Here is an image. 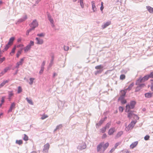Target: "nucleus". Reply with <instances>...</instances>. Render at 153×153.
I'll list each match as a JSON object with an SVG mask.
<instances>
[{
    "label": "nucleus",
    "instance_id": "obj_1",
    "mask_svg": "<svg viewBox=\"0 0 153 153\" xmlns=\"http://www.w3.org/2000/svg\"><path fill=\"white\" fill-rule=\"evenodd\" d=\"M109 143L108 142L105 143L104 142L100 143L97 146V149L98 152L103 153L106 149L108 147Z\"/></svg>",
    "mask_w": 153,
    "mask_h": 153
},
{
    "label": "nucleus",
    "instance_id": "obj_2",
    "mask_svg": "<svg viewBox=\"0 0 153 153\" xmlns=\"http://www.w3.org/2000/svg\"><path fill=\"white\" fill-rule=\"evenodd\" d=\"M136 104L135 101H131L130 102V105L129 104H127L126 106V112H129L131 109L133 108Z\"/></svg>",
    "mask_w": 153,
    "mask_h": 153
},
{
    "label": "nucleus",
    "instance_id": "obj_3",
    "mask_svg": "<svg viewBox=\"0 0 153 153\" xmlns=\"http://www.w3.org/2000/svg\"><path fill=\"white\" fill-rule=\"evenodd\" d=\"M149 78L148 75H146L142 78H140L137 80L136 84H139L140 82H144L147 80Z\"/></svg>",
    "mask_w": 153,
    "mask_h": 153
},
{
    "label": "nucleus",
    "instance_id": "obj_4",
    "mask_svg": "<svg viewBox=\"0 0 153 153\" xmlns=\"http://www.w3.org/2000/svg\"><path fill=\"white\" fill-rule=\"evenodd\" d=\"M38 23L36 20L33 21L32 23L30 24V26L32 28L29 29V31H31L33 30L35 27L38 26Z\"/></svg>",
    "mask_w": 153,
    "mask_h": 153
},
{
    "label": "nucleus",
    "instance_id": "obj_5",
    "mask_svg": "<svg viewBox=\"0 0 153 153\" xmlns=\"http://www.w3.org/2000/svg\"><path fill=\"white\" fill-rule=\"evenodd\" d=\"M136 123V121H132L126 127L125 130L127 131L132 129Z\"/></svg>",
    "mask_w": 153,
    "mask_h": 153
},
{
    "label": "nucleus",
    "instance_id": "obj_6",
    "mask_svg": "<svg viewBox=\"0 0 153 153\" xmlns=\"http://www.w3.org/2000/svg\"><path fill=\"white\" fill-rule=\"evenodd\" d=\"M25 58H22L20 59V60L16 63V68H18L19 67V65H22L23 61L24 60Z\"/></svg>",
    "mask_w": 153,
    "mask_h": 153
},
{
    "label": "nucleus",
    "instance_id": "obj_7",
    "mask_svg": "<svg viewBox=\"0 0 153 153\" xmlns=\"http://www.w3.org/2000/svg\"><path fill=\"white\" fill-rule=\"evenodd\" d=\"M36 39L37 41L36 44L38 45H42L43 43V40L42 39L39 38H36Z\"/></svg>",
    "mask_w": 153,
    "mask_h": 153
},
{
    "label": "nucleus",
    "instance_id": "obj_8",
    "mask_svg": "<svg viewBox=\"0 0 153 153\" xmlns=\"http://www.w3.org/2000/svg\"><path fill=\"white\" fill-rule=\"evenodd\" d=\"M115 131V128H110L108 131V134L109 135H111Z\"/></svg>",
    "mask_w": 153,
    "mask_h": 153
},
{
    "label": "nucleus",
    "instance_id": "obj_9",
    "mask_svg": "<svg viewBox=\"0 0 153 153\" xmlns=\"http://www.w3.org/2000/svg\"><path fill=\"white\" fill-rule=\"evenodd\" d=\"M123 96H120L118 99L119 100H120L122 104H125L126 103V101L124 98Z\"/></svg>",
    "mask_w": 153,
    "mask_h": 153
},
{
    "label": "nucleus",
    "instance_id": "obj_10",
    "mask_svg": "<svg viewBox=\"0 0 153 153\" xmlns=\"http://www.w3.org/2000/svg\"><path fill=\"white\" fill-rule=\"evenodd\" d=\"M138 143V142L137 141L134 142L130 146V147L133 149L135 147Z\"/></svg>",
    "mask_w": 153,
    "mask_h": 153
},
{
    "label": "nucleus",
    "instance_id": "obj_11",
    "mask_svg": "<svg viewBox=\"0 0 153 153\" xmlns=\"http://www.w3.org/2000/svg\"><path fill=\"white\" fill-rule=\"evenodd\" d=\"M15 104L14 102L12 103L10 108L8 111V112H9L12 111V109L15 108Z\"/></svg>",
    "mask_w": 153,
    "mask_h": 153
},
{
    "label": "nucleus",
    "instance_id": "obj_12",
    "mask_svg": "<svg viewBox=\"0 0 153 153\" xmlns=\"http://www.w3.org/2000/svg\"><path fill=\"white\" fill-rule=\"evenodd\" d=\"M111 24V22L109 21L105 23L103 25H102V27L103 29L107 27L108 26Z\"/></svg>",
    "mask_w": 153,
    "mask_h": 153
},
{
    "label": "nucleus",
    "instance_id": "obj_13",
    "mask_svg": "<svg viewBox=\"0 0 153 153\" xmlns=\"http://www.w3.org/2000/svg\"><path fill=\"white\" fill-rule=\"evenodd\" d=\"M91 4L92 5V8L94 12L95 11L97 10V8L96 7L95 1H92L91 2Z\"/></svg>",
    "mask_w": 153,
    "mask_h": 153
},
{
    "label": "nucleus",
    "instance_id": "obj_14",
    "mask_svg": "<svg viewBox=\"0 0 153 153\" xmlns=\"http://www.w3.org/2000/svg\"><path fill=\"white\" fill-rule=\"evenodd\" d=\"M128 112V117L130 119L132 117H133L134 116V114L133 113V112L132 111H130L129 112Z\"/></svg>",
    "mask_w": 153,
    "mask_h": 153
},
{
    "label": "nucleus",
    "instance_id": "obj_15",
    "mask_svg": "<svg viewBox=\"0 0 153 153\" xmlns=\"http://www.w3.org/2000/svg\"><path fill=\"white\" fill-rule=\"evenodd\" d=\"M145 97L148 98H151L152 96V93H147L145 94Z\"/></svg>",
    "mask_w": 153,
    "mask_h": 153
},
{
    "label": "nucleus",
    "instance_id": "obj_16",
    "mask_svg": "<svg viewBox=\"0 0 153 153\" xmlns=\"http://www.w3.org/2000/svg\"><path fill=\"white\" fill-rule=\"evenodd\" d=\"M50 147V145L48 143L45 144L44 146V150H48Z\"/></svg>",
    "mask_w": 153,
    "mask_h": 153
},
{
    "label": "nucleus",
    "instance_id": "obj_17",
    "mask_svg": "<svg viewBox=\"0 0 153 153\" xmlns=\"http://www.w3.org/2000/svg\"><path fill=\"white\" fill-rule=\"evenodd\" d=\"M9 81V80H5L3 82L0 84V88L4 86L6 83H8Z\"/></svg>",
    "mask_w": 153,
    "mask_h": 153
},
{
    "label": "nucleus",
    "instance_id": "obj_18",
    "mask_svg": "<svg viewBox=\"0 0 153 153\" xmlns=\"http://www.w3.org/2000/svg\"><path fill=\"white\" fill-rule=\"evenodd\" d=\"M15 38L14 37H11L9 39V42H8L9 44H10V45H11L14 40Z\"/></svg>",
    "mask_w": 153,
    "mask_h": 153
},
{
    "label": "nucleus",
    "instance_id": "obj_19",
    "mask_svg": "<svg viewBox=\"0 0 153 153\" xmlns=\"http://www.w3.org/2000/svg\"><path fill=\"white\" fill-rule=\"evenodd\" d=\"M146 8L150 13H151L153 12V8H152L151 7L148 6L146 7Z\"/></svg>",
    "mask_w": 153,
    "mask_h": 153
},
{
    "label": "nucleus",
    "instance_id": "obj_20",
    "mask_svg": "<svg viewBox=\"0 0 153 153\" xmlns=\"http://www.w3.org/2000/svg\"><path fill=\"white\" fill-rule=\"evenodd\" d=\"M134 83H132L128 86V87L126 89H125V90H128L130 91L131 90L132 87L134 86Z\"/></svg>",
    "mask_w": 153,
    "mask_h": 153
},
{
    "label": "nucleus",
    "instance_id": "obj_21",
    "mask_svg": "<svg viewBox=\"0 0 153 153\" xmlns=\"http://www.w3.org/2000/svg\"><path fill=\"white\" fill-rule=\"evenodd\" d=\"M31 48L30 45H27L26 47H25L24 48V51L25 52H27Z\"/></svg>",
    "mask_w": 153,
    "mask_h": 153
},
{
    "label": "nucleus",
    "instance_id": "obj_22",
    "mask_svg": "<svg viewBox=\"0 0 153 153\" xmlns=\"http://www.w3.org/2000/svg\"><path fill=\"white\" fill-rule=\"evenodd\" d=\"M48 18L52 24L53 25V19L51 18V16L49 15L48 16Z\"/></svg>",
    "mask_w": 153,
    "mask_h": 153
},
{
    "label": "nucleus",
    "instance_id": "obj_23",
    "mask_svg": "<svg viewBox=\"0 0 153 153\" xmlns=\"http://www.w3.org/2000/svg\"><path fill=\"white\" fill-rule=\"evenodd\" d=\"M123 132L122 131L119 132L116 136V137L118 138L120 137L123 134Z\"/></svg>",
    "mask_w": 153,
    "mask_h": 153
},
{
    "label": "nucleus",
    "instance_id": "obj_24",
    "mask_svg": "<svg viewBox=\"0 0 153 153\" xmlns=\"http://www.w3.org/2000/svg\"><path fill=\"white\" fill-rule=\"evenodd\" d=\"M16 143L19 145L22 144L23 143V141L22 140H16Z\"/></svg>",
    "mask_w": 153,
    "mask_h": 153
},
{
    "label": "nucleus",
    "instance_id": "obj_25",
    "mask_svg": "<svg viewBox=\"0 0 153 153\" xmlns=\"http://www.w3.org/2000/svg\"><path fill=\"white\" fill-rule=\"evenodd\" d=\"M126 90H122L121 91V96H123V97H124L125 96L126 92Z\"/></svg>",
    "mask_w": 153,
    "mask_h": 153
},
{
    "label": "nucleus",
    "instance_id": "obj_26",
    "mask_svg": "<svg viewBox=\"0 0 153 153\" xmlns=\"http://www.w3.org/2000/svg\"><path fill=\"white\" fill-rule=\"evenodd\" d=\"M22 49H21V50H19L18 51V52L16 54V57L17 58H19V56L22 53Z\"/></svg>",
    "mask_w": 153,
    "mask_h": 153
},
{
    "label": "nucleus",
    "instance_id": "obj_27",
    "mask_svg": "<svg viewBox=\"0 0 153 153\" xmlns=\"http://www.w3.org/2000/svg\"><path fill=\"white\" fill-rule=\"evenodd\" d=\"M26 100L29 104L31 105H33V103L31 100H29L27 97L26 98Z\"/></svg>",
    "mask_w": 153,
    "mask_h": 153
},
{
    "label": "nucleus",
    "instance_id": "obj_28",
    "mask_svg": "<svg viewBox=\"0 0 153 153\" xmlns=\"http://www.w3.org/2000/svg\"><path fill=\"white\" fill-rule=\"evenodd\" d=\"M103 68V66L101 65L97 66L95 67V68L97 69H101L102 68Z\"/></svg>",
    "mask_w": 153,
    "mask_h": 153
},
{
    "label": "nucleus",
    "instance_id": "obj_29",
    "mask_svg": "<svg viewBox=\"0 0 153 153\" xmlns=\"http://www.w3.org/2000/svg\"><path fill=\"white\" fill-rule=\"evenodd\" d=\"M11 45H10V44H9L8 43V44L6 45L4 49V51H7Z\"/></svg>",
    "mask_w": 153,
    "mask_h": 153
},
{
    "label": "nucleus",
    "instance_id": "obj_30",
    "mask_svg": "<svg viewBox=\"0 0 153 153\" xmlns=\"http://www.w3.org/2000/svg\"><path fill=\"white\" fill-rule=\"evenodd\" d=\"M23 139L24 140L27 141L28 140V137L26 134H24Z\"/></svg>",
    "mask_w": 153,
    "mask_h": 153
},
{
    "label": "nucleus",
    "instance_id": "obj_31",
    "mask_svg": "<svg viewBox=\"0 0 153 153\" xmlns=\"http://www.w3.org/2000/svg\"><path fill=\"white\" fill-rule=\"evenodd\" d=\"M35 79L34 78H31L30 79V82H29V84L30 85H32L33 83V80Z\"/></svg>",
    "mask_w": 153,
    "mask_h": 153
},
{
    "label": "nucleus",
    "instance_id": "obj_32",
    "mask_svg": "<svg viewBox=\"0 0 153 153\" xmlns=\"http://www.w3.org/2000/svg\"><path fill=\"white\" fill-rule=\"evenodd\" d=\"M10 70V68L9 67H6L4 68L3 71L2 72H3V73H6L8 70Z\"/></svg>",
    "mask_w": 153,
    "mask_h": 153
},
{
    "label": "nucleus",
    "instance_id": "obj_33",
    "mask_svg": "<svg viewBox=\"0 0 153 153\" xmlns=\"http://www.w3.org/2000/svg\"><path fill=\"white\" fill-rule=\"evenodd\" d=\"M16 49V46H15L12 49V51L10 53V54H12L13 53V54H14V53L15 52V50Z\"/></svg>",
    "mask_w": 153,
    "mask_h": 153
},
{
    "label": "nucleus",
    "instance_id": "obj_34",
    "mask_svg": "<svg viewBox=\"0 0 153 153\" xmlns=\"http://www.w3.org/2000/svg\"><path fill=\"white\" fill-rule=\"evenodd\" d=\"M126 78V76L124 74H122L120 76V79L123 80Z\"/></svg>",
    "mask_w": 153,
    "mask_h": 153
},
{
    "label": "nucleus",
    "instance_id": "obj_35",
    "mask_svg": "<svg viewBox=\"0 0 153 153\" xmlns=\"http://www.w3.org/2000/svg\"><path fill=\"white\" fill-rule=\"evenodd\" d=\"M9 99L10 100V97H11V96H12L13 95V92L12 91H10V92H9Z\"/></svg>",
    "mask_w": 153,
    "mask_h": 153
},
{
    "label": "nucleus",
    "instance_id": "obj_36",
    "mask_svg": "<svg viewBox=\"0 0 153 153\" xmlns=\"http://www.w3.org/2000/svg\"><path fill=\"white\" fill-rule=\"evenodd\" d=\"M106 128L104 127L100 129V131L102 133L105 132L106 130Z\"/></svg>",
    "mask_w": 153,
    "mask_h": 153
},
{
    "label": "nucleus",
    "instance_id": "obj_37",
    "mask_svg": "<svg viewBox=\"0 0 153 153\" xmlns=\"http://www.w3.org/2000/svg\"><path fill=\"white\" fill-rule=\"evenodd\" d=\"M22 91V88L20 86H19L18 87V93L19 94Z\"/></svg>",
    "mask_w": 153,
    "mask_h": 153
},
{
    "label": "nucleus",
    "instance_id": "obj_38",
    "mask_svg": "<svg viewBox=\"0 0 153 153\" xmlns=\"http://www.w3.org/2000/svg\"><path fill=\"white\" fill-rule=\"evenodd\" d=\"M44 67H41V69L39 71V73L40 74H42L43 73L44 70Z\"/></svg>",
    "mask_w": 153,
    "mask_h": 153
},
{
    "label": "nucleus",
    "instance_id": "obj_39",
    "mask_svg": "<svg viewBox=\"0 0 153 153\" xmlns=\"http://www.w3.org/2000/svg\"><path fill=\"white\" fill-rule=\"evenodd\" d=\"M80 3L81 7L82 8H83L84 7V4L83 3V0H80Z\"/></svg>",
    "mask_w": 153,
    "mask_h": 153
},
{
    "label": "nucleus",
    "instance_id": "obj_40",
    "mask_svg": "<svg viewBox=\"0 0 153 153\" xmlns=\"http://www.w3.org/2000/svg\"><path fill=\"white\" fill-rule=\"evenodd\" d=\"M103 122V120H101L99 123H97L96 125L97 126H100L102 123Z\"/></svg>",
    "mask_w": 153,
    "mask_h": 153
},
{
    "label": "nucleus",
    "instance_id": "obj_41",
    "mask_svg": "<svg viewBox=\"0 0 153 153\" xmlns=\"http://www.w3.org/2000/svg\"><path fill=\"white\" fill-rule=\"evenodd\" d=\"M119 111L121 112H122L124 110V108L123 107L121 106L119 107Z\"/></svg>",
    "mask_w": 153,
    "mask_h": 153
},
{
    "label": "nucleus",
    "instance_id": "obj_42",
    "mask_svg": "<svg viewBox=\"0 0 153 153\" xmlns=\"http://www.w3.org/2000/svg\"><path fill=\"white\" fill-rule=\"evenodd\" d=\"M111 126V123H107L106 125V126L105 127V128H106V129L107 128H109Z\"/></svg>",
    "mask_w": 153,
    "mask_h": 153
},
{
    "label": "nucleus",
    "instance_id": "obj_43",
    "mask_svg": "<svg viewBox=\"0 0 153 153\" xmlns=\"http://www.w3.org/2000/svg\"><path fill=\"white\" fill-rule=\"evenodd\" d=\"M5 57H3L2 58H0V64L2 62L5 60Z\"/></svg>",
    "mask_w": 153,
    "mask_h": 153
},
{
    "label": "nucleus",
    "instance_id": "obj_44",
    "mask_svg": "<svg viewBox=\"0 0 153 153\" xmlns=\"http://www.w3.org/2000/svg\"><path fill=\"white\" fill-rule=\"evenodd\" d=\"M135 120H138L139 119V117L136 114L134 115V116L133 117Z\"/></svg>",
    "mask_w": 153,
    "mask_h": 153
},
{
    "label": "nucleus",
    "instance_id": "obj_45",
    "mask_svg": "<svg viewBox=\"0 0 153 153\" xmlns=\"http://www.w3.org/2000/svg\"><path fill=\"white\" fill-rule=\"evenodd\" d=\"M48 117V116L47 115H43L41 117V119L42 120H44Z\"/></svg>",
    "mask_w": 153,
    "mask_h": 153
},
{
    "label": "nucleus",
    "instance_id": "obj_46",
    "mask_svg": "<svg viewBox=\"0 0 153 153\" xmlns=\"http://www.w3.org/2000/svg\"><path fill=\"white\" fill-rule=\"evenodd\" d=\"M37 36H39L40 37H44L45 36V34L43 33L40 34H37Z\"/></svg>",
    "mask_w": 153,
    "mask_h": 153
},
{
    "label": "nucleus",
    "instance_id": "obj_47",
    "mask_svg": "<svg viewBox=\"0 0 153 153\" xmlns=\"http://www.w3.org/2000/svg\"><path fill=\"white\" fill-rule=\"evenodd\" d=\"M104 8L103 5V2H102L101 3V6L100 7V10L101 11H102L103 9Z\"/></svg>",
    "mask_w": 153,
    "mask_h": 153
},
{
    "label": "nucleus",
    "instance_id": "obj_48",
    "mask_svg": "<svg viewBox=\"0 0 153 153\" xmlns=\"http://www.w3.org/2000/svg\"><path fill=\"white\" fill-rule=\"evenodd\" d=\"M149 135H146L144 137V139L146 140H148L149 139Z\"/></svg>",
    "mask_w": 153,
    "mask_h": 153
},
{
    "label": "nucleus",
    "instance_id": "obj_49",
    "mask_svg": "<svg viewBox=\"0 0 153 153\" xmlns=\"http://www.w3.org/2000/svg\"><path fill=\"white\" fill-rule=\"evenodd\" d=\"M148 76L149 78H153V72H151Z\"/></svg>",
    "mask_w": 153,
    "mask_h": 153
},
{
    "label": "nucleus",
    "instance_id": "obj_50",
    "mask_svg": "<svg viewBox=\"0 0 153 153\" xmlns=\"http://www.w3.org/2000/svg\"><path fill=\"white\" fill-rule=\"evenodd\" d=\"M69 49V47L68 46H64V49L65 51H68Z\"/></svg>",
    "mask_w": 153,
    "mask_h": 153
},
{
    "label": "nucleus",
    "instance_id": "obj_51",
    "mask_svg": "<svg viewBox=\"0 0 153 153\" xmlns=\"http://www.w3.org/2000/svg\"><path fill=\"white\" fill-rule=\"evenodd\" d=\"M120 153H128V152L127 150H123L121 151Z\"/></svg>",
    "mask_w": 153,
    "mask_h": 153
},
{
    "label": "nucleus",
    "instance_id": "obj_52",
    "mask_svg": "<svg viewBox=\"0 0 153 153\" xmlns=\"http://www.w3.org/2000/svg\"><path fill=\"white\" fill-rule=\"evenodd\" d=\"M34 45V43L33 41H30V44L28 45H30V47H31V46H33Z\"/></svg>",
    "mask_w": 153,
    "mask_h": 153
},
{
    "label": "nucleus",
    "instance_id": "obj_53",
    "mask_svg": "<svg viewBox=\"0 0 153 153\" xmlns=\"http://www.w3.org/2000/svg\"><path fill=\"white\" fill-rule=\"evenodd\" d=\"M120 144V142H118L116 143L115 144L114 147L115 149H116L117 147L119 146Z\"/></svg>",
    "mask_w": 153,
    "mask_h": 153
},
{
    "label": "nucleus",
    "instance_id": "obj_54",
    "mask_svg": "<svg viewBox=\"0 0 153 153\" xmlns=\"http://www.w3.org/2000/svg\"><path fill=\"white\" fill-rule=\"evenodd\" d=\"M5 98V97H3L1 98V102L2 103V104H3L4 102V100Z\"/></svg>",
    "mask_w": 153,
    "mask_h": 153
},
{
    "label": "nucleus",
    "instance_id": "obj_55",
    "mask_svg": "<svg viewBox=\"0 0 153 153\" xmlns=\"http://www.w3.org/2000/svg\"><path fill=\"white\" fill-rule=\"evenodd\" d=\"M23 46H24V45L23 44H19V45H17L16 47L17 48H20V47L23 48Z\"/></svg>",
    "mask_w": 153,
    "mask_h": 153
},
{
    "label": "nucleus",
    "instance_id": "obj_56",
    "mask_svg": "<svg viewBox=\"0 0 153 153\" xmlns=\"http://www.w3.org/2000/svg\"><path fill=\"white\" fill-rule=\"evenodd\" d=\"M86 147V145H84L83 146V147H80L79 148V149H85Z\"/></svg>",
    "mask_w": 153,
    "mask_h": 153
},
{
    "label": "nucleus",
    "instance_id": "obj_57",
    "mask_svg": "<svg viewBox=\"0 0 153 153\" xmlns=\"http://www.w3.org/2000/svg\"><path fill=\"white\" fill-rule=\"evenodd\" d=\"M107 135L105 134H104L102 136V138H104L106 137Z\"/></svg>",
    "mask_w": 153,
    "mask_h": 153
},
{
    "label": "nucleus",
    "instance_id": "obj_58",
    "mask_svg": "<svg viewBox=\"0 0 153 153\" xmlns=\"http://www.w3.org/2000/svg\"><path fill=\"white\" fill-rule=\"evenodd\" d=\"M45 61H44L42 64V66L41 67H44V66L45 64Z\"/></svg>",
    "mask_w": 153,
    "mask_h": 153
},
{
    "label": "nucleus",
    "instance_id": "obj_59",
    "mask_svg": "<svg viewBox=\"0 0 153 153\" xmlns=\"http://www.w3.org/2000/svg\"><path fill=\"white\" fill-rule=\"evenodd\" d=\"M115 148H112L111 149V150L110 151V152H111V153L112 152H113L114 150V149H115Z\"/></svg>",
    "mask_w": 153,
    "mask_h": 153
},
{
    "label": "nucleus",
    "instance_id": "obj_60",
    "mask_svg": "<svg viewBox=\"0 0 153 153\" xmlns=\"http://www.w3.org/2000/svg\"><path fill=\"white\" fill-rule=\"evenodd\" d=\"M144 84H142L140 85L139 86V87H143L144 86Z\"/></svg>",
    "mask_w": 153,
    "mask_h": 153
},
{
    "label": "nucleus",
    "instance_id": "obj_61",
    "mask_svg": "<svg viewBox=\"0 0 153 153\" xmlns=\"http://www.w3.org/2000/svg\"><path fill=\"white\" fill-rule=\"evenodd\" d=\"M57 75V74L55 73H53V77H55V76H56Z\"/></svg>",
    "mask_w": 153,
    "mask_h": 153
},
{
    "label": "nucleus",
    "instance_id": "obj_62",
    "mask_svg": "<svg viewBox=\"0 0 153 153\" xmlns=\"http://www.w3.org/2000/svg\"><path fill=\"white\" fill-rule=\"evenodd\" d=\"M30 31H29V30H28L27 31V32L26 33V35H29V32H30Z\"/></svg>",
    "mask_w": 153,
    "mask_h": 153
},
{
    "label": "nucleus",
    "instance_id": "obj_63",
    "mask_svg": "<svg viewBox=\"0 0 153 153\" xmlns=\"http://www.w3.org/2000/svg\"><path fill=\"white\" fill-rule=\"evenodd\" d=\"M4 74V73H3V72H1L0 73V77L2 76Z\"/></svg>",
    "mask_w": 153,
    "mask_h": 153
},
{
    "label": "nucleus",
    "instance_id": "obj_64",
    "mask_svg": "<svg viewBox=\"0 0 153 153\" xmlns=\"http://www.w3.org/2000/svg\"><path fill=\"white\" fill-rule=\"evenodd\" d=\"M151 88L152 90L153 91V84L152 85Z\"/></svg>",
    "mask_w": 153,
    "mask_h": 153
}]
</instances>
